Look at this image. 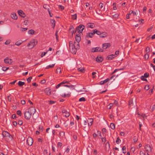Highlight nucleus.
Instances as JSON below:
<instances>
[{"mask_svg": "<svg viewBox=\"0 0 155 155\" xmlns=\"http://www.w3.org/2000/svg\"><path fill=\"white\" fill-rule=\"evenodd\" d=\"M36 110L33 107H31L29 108L28 111H25L24 114L25 118L27 120H28L31 118V114L33 115L35 113Z\"/></svg>", "mask_w": 155, "mask_h": 155, "instance_id": "f257e3e1", "label": "nucleus"}, {"mask_svg": "<svg viewBox=\"0 0 155 155\" xmlns=\"http://www.w3.org/2000/svg\"><path fill=\"white\" fill-rule=\"evenodd\" d=\"M69 45L70 47V50L73 54H75L77 49H79L78 47H76L75 45H74L72 41H70L69 42Z\"/></svg>", "mask_w": 155, "mask_h": 155, "instance_id": "f03ea898", "label": "nucleus"}, {"mask_svg": "<svg viewBox=\"0 0 155 155\" xmlns=\"http://www.w3.org/2000/svg\"><path fill=\"white\" fill-rule=\"evenodd\" d=\"M37 43V41H36L34 39L32 40L28 44L27 46L28 47H30L31 48H32L34 47Z\"/></svg>", "mask_w": 155, "mask_h": 155, "instance_id": "7ed1b4c3", "label": "nucleus"}, {"mask_svg": "<svg viewBox=\"0 0 155 155\" xmlns=\"http://www.w3.org/2000/svg\"><path fill=\"white\" fill-rule=\"evenodd\" d=\"M84 28L85 26L84 25H80L76 28V30H77L78 33H81Z\"/></svg>", "mask_w": 155, "mask_h": 155, "instance_id": "20e7f679", "label": "nucleus"}, {"mask_svg": "<svg viewBox=\"0 0 155 155\" xmlns=\"http://www.w3.org/2000/svg\"><path fill=\"white\" fill-rule=\"evenodd\" d=\"M2 135L4 137H8L10 139H12V137L10 134L6 131H3L2 133Z\"/></svg>", "mask_w": 155, "mask_h": 155, "instance_id": "39448f33", "label": "nucleus"}, {"mask_svg": "<svg viewBox=\"0 0 155 155\" xmlns=\"http://www.w3.org/2000/svg\"><path fill=\"white\" fill-rule=\"evenodd\" d=\"M97 51H100L102 52L103 51V50L98 47L93 48L91 50V52H94Z\"/></svg>", "mask_w": 155, "mask_h": 155, "instance_id": "423d86ee", "label": "nucleus"}, {"mask_svg": "<svg viewBox=\"0 0 155 155\" xmlns=\"http://www.w3.org/2000/svg\"><path fill=\"white\" fill-rule=\"evenodd\" d=\"M33 142V139L31 137H28L27 140V143L28 145L31 146Z\"/></svg>", "mask_w": 155, "mask_h": 155, "instance_id": "0eeeda50", "label": "nucleus"}, {"mask_svg": "<svg viewBox=\"0 0 155 155\" xmlns=\"http://www.w3.org/2000/svg\"><path fill=\"white\" fill-rule=\"evenodd\" d=\"M4 61L5 64H12V60L11 59H9L8 57L6 58L4 60Z\"/></svg>", "mask_w": 155, "mask_h": 155, "instance_id": "6e6552de", "label": "nucleus"}, {"mask_svg": "<svg viewBox=\"0 0 155 155\" xmlns=\"http://www.w3.org/2000/svg\"><path fill=\"white\" fill-rule=\"evenodd\" d=\"M62 112L63 114V115L64 116L66 117H68L70 116V113L65 110H63L62 111Z\"/></svg>", "mask_w": 155, "mask_h": 155, "instance_id": "1a4fd4ad", "label": "nucleus"}, {"mask_svg": "<svg viewBox=\"0 0 155 155\" xmlns=\"http://www.w3.org/2000/svg\"><path fill=\"white\" fill-rule=\"evenodd\" d=\"M134 102V104L136 105V99H134L133 100V99H130L129 101V105L130 106V107H131V105H133Z\"/></svg>", "mask_w": 155, "mask_h": 155, "instance_id": "9d476101", "label": "nucleus"}, {"mask_svg": "<svg viewBox=\"0 0 155 155\" xmlns=\"http://www.w3.org/2000/svg\"><path fill=\"white\" fill-rule=\"evenodd\" d=\"M145 149L146 150L148 153L151 151V147L148 144H147L145 146Z\"/></svg>", "mask_w": 155, "mask_h": 155, "instance_id": "9b49d317", "label": "nucleus"}, {"mask_svg": "<svg viewBox=\"0 0 155 155\" xmlns=\"http://www.w3.org/2000/svg\"><path fill=\"white\" fill-rule=\"evenodd\" d=\"M94 34V31L93 32L88 33L86 36V40L88 39L89 37L92 38Z\"/></svg>", "mask_w": 155, "mask_h": 155, "instance_id": "f8f14e48", "label": "nucleus"}, {"mask_svg": "<svg viewBox=\"0 0 155 155\" xmlns=\"http://www.w3.org/2000/svg\"><path fill=\"white\" fill-rule=\"evenodd\" d=\"M18 14L19 15L23 18H25L26 15L21 10H19L18 11Z\"/></svg>", "mask_w": 155, "mask_h": 155, "instance_id": "ddd939ff", "label": "nucleus"}, {"mask_svg": "<svg viewBox=\"0 0 155 155\" xmlns=\"http://www.w3.org/2000/svg\"><path fill=\"white\" fill-rule=\"evenodd\" d=\"M110 44L109 43L103 44L102 45L103 48L104 49H106L107 48L110 47Z\"/></svg>", "mask_w": 155, "mask_h": 155, "instance_id": "4468645a", "label": "nucleus"}, {"mask_svg": "<svg viewBox=\"0 0 155 155\" xmlns=\"http://www.w3.org/2000/svg\"><path fill=\"white\" fill-rule=\"evenodd\" d=\"M45 92L48 95H49L51 94V91L49 88H47L45 89Z\"/></svg>", "mask_w": 155, "mask_h": 155, "instance_id": "2eb2a0df", "label": "nucleus"}, {"mask_svg": "<svg viewBox=\"0 0 155 155\" xmlns=\"http://www.w3.org/2000/svg\"><path fill=\"white\" fill-rule=\"evenodd\" d=\"M11 18L14 19L16 20L17 19V16L15 13H12L11 15Z\"/></svg>", "mask_w": 155, "mask_h": 155, "instance_id": "dca6fc26", "label": "nucleus"}, {"mask_svg": "<svg viewBox=\"0 0 155 155\" xmlns=\"http://www.w3.org/2000/svg\"><path fill=\"white\" fill-rule=\"evenodd\" d=\"M76 40L78 43L80 41L81 38L80 35L79 34H77L75 37Z\"/></svg>", "mask_w": 155, "mask_h": 155, "instance_id": "f3484780", "label": "nucleus"}, {"mask_svg": "<svg viewBox=\"0 0 155 155\" xmlns=\"http://www.w3.org/2000/svg\"><path fill=\"white\" fill-rule=\"evenodd\" d=\"M74 29V28L73 27V26H71L70 27V28H69V30L70 31H71V30H72V31H71V33H72V35H73V34L74 33H75L76 32L77 30L76 29L75 31L73 30V29Z\"/></svg>", "mask_w": 155, "mask_h": 155, "instance_id": "a211bd4d", "label": "nucleus"}, {"mask_svg": "<svg viewBox=\"0 0 155 155\" xmlns=\"http://www.w3.org/2000/svg\"><path fill=\"white\" fill-rule=\"evenodd\" d=\"M114 55L111 54L107 56V59L108 60H111L114 58Z\"/></svg>", "mask_w": 155, "mask_h": 155, "instance_id": "6ab92c4d", "label": "nucleus"}, {"mask_svg": "<svg viewBox=\"0 0 155 155\" xmlns=\"http://www.w3.org/2000/svg\"><path fill=\"white\" fill-rule=\"evenodd\" d=\"M107 35V33L106 32H103L102 33L101 35L100 36V37L102 38H104Z\"/></svg>", "mask_w": 155, "mask_h": 155, "instance_id": "aec40b11", "label": "nucleus"}, {"mask_svg": "<svg viewBox=\"0 0 155 155\" xmlns=\"http://www.w3.org/2000/svg\"><path fill=\"white\" fill-rule=\"evenodd\" d=\"M83 125L84 126V127L86 129L88 127V124L86 120H84L83 122Z\"/></svg>", "mask_w": 155, "mask_h": 155, "instance_id": "412c9836", "label": "nucleus"}, {"mask_svg": "<svg viewBox=\"0 0 155 155\" xmlns=\"http://www.w3.org/2000/svg\"><path fill=\"white\" fill-rule=\"evenodd\" d=\"M103 58L101 57H97L96 59V61L98 62H101L103 61Z\"/></svg>", "mask_w": 155, "mask_h": 155, "instance_id": "4be33fe9", "label": "nucleus"}, {"mask_svg": "<svg viewBox=\"0 0 155 155\" xmlns=\"http://www.w3.org/2000/svg\"><path fill=\"white\" fill-rule=\"evenodd\" d=\"M23 42L21 40H18L15 42V45L17 46H19L22 44Z\"/></svg>", "mask_w": 155, "mask_h": 155, "instance_id": "5701e85b", "label": "nucleus"}, {"mask_svg": "<svg viewBox=\"0 0 155 155\" xmlns=\"http://www.w3.org/2000/svg\"><path fill=\"white\" fill-rule=\"evenodd\" d=\"M94 31L95 34L96 33L97 35H100L102 33H101L100 31L97 30L96 29L94 30Z\"/></svg>", "mask_w": 155, "mask_h": 155, "instance_id": "b1692460", "label": "nucleus"}, {"mask_svg": "<svg viewBox=\"0 0 155 155\" xmlns=\"http://www.w3.org/2000/svg\"><path fill=\"white\" fill-rule=\"evenodd\" d=\"M88 119H89V123H88V126H89V125L91 126L92 124V122L93 121V119L92 118H89Z\"/></svg>", "mask_w": 155, "mask_h": 155, "instance_id": "393cba45", "label": "nucleus"}, {"mask_svg": "<svg viewBox=\"0 0 155 155\" xmlns=\"http://www.w3.org/2000/svg\"><path fill=\"white\" fill-rule=\"evenodd\" d=\"M77 18V15L76 14H75L74 15H71V19L73 20H76Z\"/></svg>", "mask_w": 155, "mask_h": 155, "instance_id": "a878e982", "label": "nucleus"}, {"mask_svg": "<svg viewBox=\"0 0 155 155\" xmlns=\"http://www.w3.org/2000/svg\"><path fill=\"white\" fill-rule=\"evenodd\" d=\"M18 85L19 86L21 87L23 85H24L25 84V83L24 82H22L20 81L18 82Z\"/></svg>", "mask_w": 155, "mask_h": 155, "instance_id": "bb28decb", "label": "nucleus"}, {"mask_svg": "<svg viewBox=\"0 0 155 155\" xmlns=\"http://www.w3.org/2000/svg\"><path fill=\"white\" fill-rule=\"evenodd\" d=\"M110 127L113 130H114L115 128V124L113 123H111L110 125Z\"/></svg>", "mask_w": 155, "mask_h": 155, "instance_id": "cd10ccee", "label": "nucleus"}, {"mask_svg": "<svg viewBox=\"0 0 155 155\" xmlns=\"http://www.w3.org/2000/svg\"><path fill=\"white\" fill-rule=\"evenodd\" d=\"M55 64H52L51 65H49L48 66H47L46 67V69H49V68H53L54 67Z\"/></svg>", "mask_w": 155, "mask_h": 155, "instance_id": "c85d7f7f", "label": "nucleus"}, {"mask_svg": "<svg viewBox=\"0 0 155 155\" xmlns=\"http://www.w3.org/2000/svg\"><path fill=\"white\" fill-rule=\"evenodd\" d=\"M51 23L53 25V28H54L55 27V20L54 19L51 20Z\"/></svg>", "mask_w": 155, "mask_h": 155, "instance_id": "c756f323", "label": "nucleus"}, {"mask_svg": "<svg viewBox=\"0 0 155 155\" xmlns=\"http://www.w3.org/2000/svg\"><path fill=\"white\" fill-rule=\"evenodd\" d=\"M59 134L61 137H63L64 136V132L63 131H61Z\"/></svg>", "mask_w": 155, "mask_h": 155, "instance_id": "7c9ffc66", "label": "nucleus"}, {"mask_svg": "<svg viewBox=\"0 0 155 155\" xmlns=\"http://www.w3.org/2000/svg\"><path fill=\"white\" fill-rule=\"evenodd\" d=\"M89 24L88 26L91 28H93L94 27V24L93 23H89Z\"/></svg>", "mask_w": 155, "mask_h": 155, "instance_id": "2f4dec72", "label": "nucleus"}, {"mask_svg": "<svg viewBox=\"0 0 155 155\" xmlns=\"http://www.w3.org/2000/svg\"><path fill=\"white\" fill-rule=\"evenodd\" d=\"M35 31L33 30H30L28 31V33L29 34L31 35H33Z\"/></svg>", "mask_w": 155, "mask_h": 155, "instance_id": "473e14b6", "label": "nucleus"}, {"mask_svg": "<svg viewBox=\"0 0 155 155\" xmlns=\"http://www.w3.org/2000/svg\"><path fill=\"white\" fill-rule=\"evenodd\" d=\"M64 86L66 87H69L72 88V89H75L74 87V85H64Z\"/></svg>", "mask_w": 155, "mask_h": 155, "instance_id": "72a5a7b5", "label": "nucleus"}, {"mask_svg": "<svg viewBox=\"0 0 155 155\" xmlns=\"http://www.w3.org/2000/svg\"><path fill=\"white\" fill-rule=\"evenodd\" d=\"M86 101V99L84 97H82L81 98L79 99V101Z\"/></svg>", "mask_w": 155, "mask_h": 155, "instance_id": "f704fd0d", "label": "nucleus"}, {"mask_svg": "<svg viewBox=\"0 0 155 155\" xmlns=\"http://www.w3.org/2000/svg\"><path fill=\"white\" fill-rule=\"evenodd\" d=\"M61 70L60 68H58L56 70V73H60L61 72Z\"/></svg>", "mask_w": 155, "mask_h": 155, "instance_id": "c9c22d12", "label": "nucleus"}, {"mask_svg": "<svg viewBox=\"0 0 155 155\" xmlns=\"http://www.w3.org/2000/svg\"><path fill=\"white\" fill-rule=\"evenodd\" d=\"M150 48L149 47H147L146 49V53H148L150 52Z\"/></svg>", "mask_w": 155, "mask_h": 155, "instance_id": "e433bc0d", "label": "nucleus"}, {"mask_svg": "<svg viewBox=\"0 0 155 155\" xmlns=\"http://www.w3.org/2000/svg\"><path fill=\"white\" fill-rule=\"evenodd\" d=\"M133 140L134 143H136L138 140V138L136 137H133Z\"/></svg>", "mask_w": 155, "mask_h": 155, "instance_id": "4c0bfd02", "label": "nucleus"}, {"mask_svg": "<svg viewBox=\"0 0 155 155\" xmlns=\"http://www.w3.org/2000/svg\"><path fill=\"white\" fill-rule=\"evenodd\" d=\"M17 114L19 115V116H21V112L20 110H18L17 111Z\"/></svg>", "mask_w": 155, "mask_h": 155, "instance_id": "58836bf2", "label": "nucleus"}, {"mask_svg": "<svg viewBox=\"0 0 155 155\" xmlns=\"http://www.w3.org/2000/svg\"><path fill=\"white\" fill-rule=\"evenodd\" d=\"M149 88V86L148 85H146L145 86L144 89L146 90H148Z\"/></svg>", "mask_w": 155, "mask_h": 155, "instance_id": "ea45409f", "label": "nucleus"}, {"mask_svg": "<svg viewBox=\"0 0 155 155\" xmlns=\"http://www.w3.org/2000/svg\"><path fill=\"white\" fill-rule=\"evenodd\" d=\"M9 68L8 67L6 68L5 67H3L2 68V70L4 71H5Z\"/></svg>", "mask_w": 155, "mask_h": 155, "instance_id": "a19ab883", "label": "nucleus"}, {"mask_svg": "<svg viewBox=\"0 0 155 155\" xmlns=\"http://www.w3.org/2000/svg\"><path fill=\"white\" fill-rule=\"evenodd\" d=\"M58 31H56L55 34V36H56V40L57 41L58 40Z\"/></svg>", "mask_w": 155, "mask_h": 155, "instance_id": "79ce46f5", "label": "nucleus"}, {"mask_svg": "<svg viewBox=\"0 0 155 155\" xmlns=\"http://www.w3.org/2000/svg\"><path fill=\"white\" fill-rule=\"evenodd\" d=\"M10 43V40H7L5 42V44L6 45H8Z\"/></svg>", "mask_w": 155, "mask_h": 155, "instance_id": "37998d69", "label": "nucleus"}, {"mask_svg": "<svg viewBox=\"0 0 155 155\" xmlns=\"http://www.w3.org/2000/svg\"><path fill=\"white\" fill-rule=\"evenodd\" d=\"M31 79L32 77H30L27 79V81L28 83H30L31 82Z\"/></svg>", "mask_w": 155, "mask_h": 155, "instance_id": "c03bdc74", "label": "nucleus"}, {"mask_svg": "<svg viewBox=\"0 0 155 155\" xmlns=\"http://www.w3.org/2000/svg\"><path fill=\"white\" fill-rule=\"evenodd\" d=\"M78 70L81 72H83L84 71V69L83 68L81 69H80V68H79L78 69Z\"/></svg>", "mask_w": 155, "mask_h": 155, "instance_id": "a18cd8bd", "label": "nucleus"}, {"mask_svg": "<svg viewBox=\"0 0 155 155\" xmlns=\"http://www.w3.org/2000/svg\"><path fill=\"white\" fill-rule=\"evenodd\" d=\"M141 79L142 80H143V81H147V80L146 79H145L144 78V77L143 76H141Z\"/></svg>", "mask_w": 155, "mask_h": 155, "instance_id": "49530a36", "label": "nucleus"}, {"mask_svg": "<svg viewBox=\"0 0 155 155\" xmlns=\"http://www.w3.org/2000/svg\"><path fill=\"white\" fill-rule=\"evenodd\" d=\"M120 140L118 137L116 140V142L118 144L119 143V142H120Z\"/></svg>", "mask_w": 155, "mask_h": 155, "instance_id": "de8ad7c7", "label": "nucleus"}, {"mask_svg": "<svg viewBox=\"0 0 155 155\" xmlns=\"http://www.w3.org/2000/svg\"><path fill=\"white\" fill-rule=\"evenodd\" d=\"M149 73H145L144 74V76L146 78H147L149 77Z\"/></svg>", "mask_w": 155, "mask_h": 155, "instance_id": "09e8293b", "label": "nucleus"}, {"mask_svg": "<svg viewBox=\"0 0 155 155\" xmlns=\"http://www.w3.org/2000/svg\"><path fill=\"white\" fill-rule=\"evenodd\" d=\"M101 140H102V142H104V143H105L106 141V138L105 137H102L101 138Z\"/></svg>", "mask_w": 155, "mask_h": 155, "instance_id": "8fccbe9b", "label": "nucleus"}, {"mask_svg": "<svg viewBox=\"0 0 155 155\" xmlns=\"http://www.w3.org/2000/svg\"><path fill=\"white\" fill-rule=\"evenodd\" d=\"M139 40H140V38H139V39H137L135 41V42H136V43H138V42H139L140 43L141 42V41L140 40L139 41Z\"/></svg>", "mask_w": 155, "mask_h": 155, "instance_id": "3c124183", "label": "nucleus"}, {"mask_svg": "<svg viewBox=\"0 0 155 155\" xmlns=\"http://www.w3.org/2000/svg\"><path fill=\"white\" fill-rule=\"evenodd\" d=\"M24 22L25 23V25H27L29 23L28 21V20H25L24 21Z\"/></svg>", "mask_w": 155, "mask_h": 155, "instance_id": "603ef678", "label": "nucleus"}, {"mask_svg": "<svg viewBox=\"0 0 155 155\" xmlns=\"http://www.w3.org/2000/svg\"><path fill=\"white\" fill-rule=\"evenodd\" d=\"M59 8L61 9V10H63L64 9V7L63 6H62L61 5H59Z\"/></svg>", "mask_w": 155, "mask_h": 155, "instance_id": "864d4df0", "label": "nucleus"}, {"mask_svg": "<svg viewBox=\"0 0 155 155\" xmlns=\"http://www.w3.org/2000/svg\"><path fill=\"white\" fill-rule=\"evenodd\" d=\"M144 57L145 59H147L149 58L148 54H145Z\"/></svg>", "mask_w": 155, "mask_h": 155, "instance_id": "5fc2aeb1", "label": "nucleus"}, {"mask_svg": "<svg viewBox=\"0 0 155 155\" xmlns=\"http://www.w3.org/2000/svg\"><path fill=\"white\" fill-rule=\"evenodd\" d=\"M102 131L103 133H106V128H103L102 130Z\"/></svg>", "mask_w": 155, "mask_h": 155, "instance_id": "6e6d98bb", "label": "nucleus"}, {"mask_svg": "<svg viewBox=\"0 0 155 155\" xmlns=\"http://www.w3.org/2000/svg\"><path fill=\"white\" fill-rule=\"evenodd\" d=\"M49 6L48 5H43V8H45V9H47V8Z\"/></svg>", "mask_w": 155, "mask_h": 155, "instance_id": "4d7b16f0", "label": "nucleus"}, {"mask_svg": "<svg viewBox=\"0 0 155 155\" xmlns=\"http://www.w3.org/2000/svg\"><path fill=\"white\" fill-rule=\"evenodd\" d=\"M18 124L21 125L22 124V122L21 120H19L18 122Z\"/></svg>", "mask_w": 155, "mask_h": 155, "instance_id": "13d9d810", "label": "nucleus"}, {"mask_svg": "<svg viewBox=\"0 0 155 155\" xmlns=\"http://www.w3.org/2000/svg\"><path fill=\"white\" fill-rule=\"evenodd\" d=\"M113 103H110L109 105V109H110L111 107L113 106Z\"/></svg>", "mask_w": 155, "mask_h": 155, "instance_id": "bf43d9fd", "label": "nucleus"}, {"mask_svg": "<svg viewBox=\"0 0 155 155\" xmlns=\"http://www.w3.org/2000/svg\"><path fill=\"white\" fill-rule=\"evenodd\" d=\"M155 110V104L153 106L151 110L153 111Z\"/></svg>", "mask_w": 155, "mask_h": 155, "instance_id": "052dcab7", "label": "nucleus"}, {"mask_svg": "<svg viewBox=\"0 0 155 155\" xmlns=\"http://www.w3.org/2000/svg\"><path fill=\"white\" fill-rule=\"evenodd\" d=\"M99 6L101 8H102L103 7V4L102 3H100L99 5Z\"/></svg>", "mask_w": 155, "mask_h": 155, "instance_id": "680f3d73", "label": "nucleus"}, {"mask_svg": "<svg viewBox=\"0 0 155 155\" xmlns=\"http://www.w3.org/2000/svg\"><path fill=\"white\" fill-rule=\"evenodd\" d=\"M93 137L95 139V138L96 137H97V135L95 134V133H94L93 134Z\"/></svg>", "mask_w": 155, "mask_h": 155, "instance_id": "e2e57ef3", "label": "nucleus"}, {"mask_svg": "<svg viewBox=\"0 0 155 155\" xmlns=\"http://www.w3.org/2000/svg\"><path fill=\"white\" fill-rule=\"evenodd\" d=\"M21 103L22 104H24L25 103V102L24 100H22L21 101Z\"/></svg>", "mask_w": 155, "mask_h": 155, "instance_id": "0e129e2a", "label": "nucleus"}, {"mask_svg": "<svg viewBox=\"0 0 155 155\" xmlns=\"http://www.w3.org/2000/svg\"><path fill=\"white\" fill-rule=\"evenodd\" d=\"M62 84H61V83L59 84H58V85H57L56 87V88H58Z\"/></svg>", "mask_w": 155, "mask_h": 155, "instance_id": "69168bd1", "label": "nucleus"}, {"mask_svg": "<svg viewBox=\"0 0 155 155\" xmlns=\"http://www.w3.org/2000/svg\"><path fill=\"white\" fill-rule=\"evenodd\" d=\"M150 65L153 67L154 71H155V66L151 63L150 64Z\"/></svg>", "mask_w": 155, "mask_h": 155, "instance_id": "338daca9", "label": "nucleus"}, {"mask_svg": "<svg viewBox=\"0 0 155 155\" xmlns=\"http://www.w3.org/2000/svg\"><path fill=\"white\" fill-rule=\"evenodd\" d=\"M140 155H145V153L142 151L140 152Z\"/></svg>", "mask_w": 155, "mask_h": 155, "instance_id": "774afa93", "label": "nucleus"}]
</instances>
